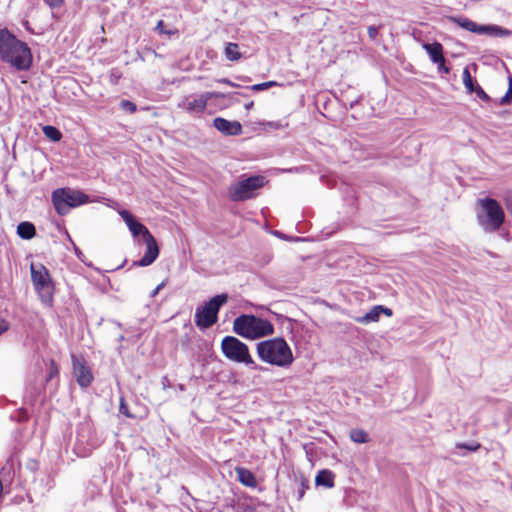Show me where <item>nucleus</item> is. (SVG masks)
Wrapping results in <instances>:
<instances>
[{"instance_id":"nucleus-28","label":"nucleus","mask_w":512,"mask_h":512,"mask_svg":"<svg viewBox=\"0 0 512 512\" xmlns=\"http://www.w3.org/2000/svg\"><path fill=\"white\" fill-rule=\"evenodd\" d=\"M44 2L52 9L60 8L64 4V0H44Z\"/></svg>"},{"instance_id":"nucleus-12","label":"nucleus","mask_w":512,"mask_h":512,"mask_svg":"<svg viewBox=\"0 0 512 512\" xmlns=\"http://www.w3.org/2000/svg\"><path fill=\"white\" fill-rule=\"evenodd\" d=\"M73 375L77 383L83 387H88L93 381L91 369L87 366L83 358L72 355Z\"/></svg>"},{"instance_id":"nucleus-34","label":"nucleus","mask_w":512,"mask_h":512,"mask_svg":"<svg viewBox=\"0 0 512 512\" xmlns=\"http://www.w3.org/2000/svg\"><path fill=\"white\" fill-rule=\"evenodd\" d=\"M9 328L8 323L5 320L0 321V335L6 332Z\"/></svg>"},{"instance_id":"nucleus-7","label":"nucleus","mask_w":512,"mask_h":512,"mask_svg":"<svg viewBox=\"0 0 512 512\" xmlns=\"http://www.w3.org/2000/svg\"><path fill=\"white\" fill-rule=\"evenodd\" d=\"M228 300L226 294H219L211 298L202 306H198L195 312V324L200 329H207L218 320V312Z\"/></svg>"},{"instance_id":"nucleus-25","label":"nucleus","mask_w":512,"mask_h":512,"mask_svg":"<svg viewBox=\"0 0 512 512\" xmlns=\"http://www.w3.org/2000/svg\"><path fill=\"white\" fill-rule=\"evenodd\" d=\"M277 85H278V83L275 81H268V82H264V83L255 84V85L251 86V89L253 91H262V90H266L270 87L277 86Z\"/></svg>"},{"instance_id":"nucleus-21","label":"nucleus","mask_w":512,"mask_h":512,"mask_svg":"<svg viewBox=\"0 0 512 512\" xmlns=\"http://www.w3.org/2000/svg\"><path fill=\"white\" fill-rule=\"evenodd\" d=\"M224 54L225 57L230 61H238L242 57V54L239 51V45L233 42L226 44Z\"/></svg>"},{"instance_id":"nucleus-19","label":"nucleus","mask_w":512,"mask_h":512,"mask_svg":"<svg viewBox=\"0 0 512 512\" xmlns=\"http://www.w3.org/2000/svg\"><path fill=\"white\" fill-rule=\"evenodd\" d=\"M335 475L332 471L324 469L318 472L315 478L317 486H324L326 488L334 487Z\"/></svg>"},{"instance_id":"nucleus-16","label":"nucleus","mask_w":512,"mask_h":512,"mask_svg":"<svg viewBox=\"0 0 512 512\" xmlns=\"http://www.w3.org/2000/svg\"><path fill=\"white\" fill-rule=\"evenodd\" d=\"M213 125L224 135L236 136L242 133V125L238 121H229L227 119L217 117L214 119Z\"/></svg>"},{"instance_id":"nucleus-38","label":"nucleus","mask_w":512,"mask_h":512,"mask_svg":"<svg viewBox=\"0 0 512 512\" xmlns=\"http://www.w3.org/2000/svg\"><path fill=\"white\" fill-rule=\"evenodd\" d=\"M218 82L220 83H224L226 85H229V86H235V84L233 82H231L229 79L227 78H223V79H219Z\"/></svg>"},{"instance_id":"nucleus-8","label":"nucleus","mask_w":512,"mask_h":512,"mask_svg":"<svg viewBox=\"0 0 512 512\" xmlns=\"http://www.w3.org/2000/svg\"><path fill=\"white\" fill-rule=\"evenodd\" d=\"M33 286L41 301L50 304L53 297V282L48 269L42 264L32 263L30 266Z\"/></svg>"},{"instance_id":"nucleus-23","label":"nucleus","mask_w":512,"mask_h":512,"mask_svg":"<svg viewBox=\"0 0 512 512\" xmlns=\"http://www.w3.org/2000/svg\"><path fill=\"white\" fill-rule=\"evenodd\" d=\"M43 134L52 141H59L62 137L61 132L54 126H44Z\"/></svg>"},{"instance_id":"nucleus-18","label":"nucleus","mask_w":512,"mask_h":512,"mask_svg":"<svg viewBox=\"0 0 512 512\" xmlns=\"http://www.w3.org/2000/svg\"><path fill=\"white\" fill-rule=\"evenodd\" d=\"M235 472L237 475V479L241 484L252 488L257 486V480L254 474L248 469L243 467H236Z\"/></svg>"},{"instance_id":"nucleus-11","label":"nucleus","mask_w":512,"mask_h":512,"mask_svg":"<svg viewBox=\"0 0 512 512\" xmlns=\"http://www.w3.org/2000/svg\"><path fill=\"white\" fill-rule=\"evenodd\" d=\"M452 20L461 28L476 34H487L497 37H508L512 35V31L498 25H478L465 17H454Z\"/></svg>"},{"instance_id":"nucleus-30","label":"nucleus","mask_w":512,"mask_h":512,"mask_svg":"<svg viewBox=\"0 0 512 512\" xmlns=\"http://www.w3.org/2000/svg\"><path fill=\"white\" fill-rule=\"evenodd\" d=\"M473 92H475L480 99L485 101L489 100V96L480 86L475 87Z\"/></svg>"},{"instance_id":"nucleus-36","label":"nucleus","mask_w":512,"mask_h":512,"mask_svg":"<svg viewBox=\"0 0 512 512\" xmlns=\"http://www.w3.org/2000/svg\"><path fill=\"white\" fill-rule=\"evenodd\" d=\"M164 286H165V283H164V282L160 283V284H159V285H158V286H157V287L152 291V293H151V297H155V296L159 293V291H160Z\"/></svg>"},{"instance_id":"nucleus-1","label":"nucleus","mask_w":512,"mask_h":512,"mask_svg":"<svg viewBox=\"0 0 512 512\" xmlns=\"http://www.w3.org/2000/svg\"><path fill=\"white\" fill-rule=\"evenodd\" d=\"M0 57L18 70H26L32 63L27 44L18 40L7 29H0Z\"/></svg>"},{"instance_id":"nucleus-32","label":"nucleus","mask_w":512,"mask_h":512,"mask_svg":"<svg viewBox=\"0 0 512 512\" xmlns=\"http://www.w3.org/2000/svg\"><path fill=\"white\" fill-rule=\"evenodd\" d=\"M504 201L508 212L512 214V194L506 195Z\"/></svg>"},{"instance_id":"nucleus-13","label":"nucleus","mask_w":512,"mask_h":512,"mask_svg":"<svg viewBox=\"0 0 512 512\" xmlns=\"http://www.w3.org/2000/svg\"><path fill=\"white\" fill-rule=\"evenodd\" d=\"M422 47L429 55L430 60L437 65L438 71L448 74L450 70L445 66L442 44L439 42L424 43Z\"/></svg>"},{"instance_id":"nucleus-17","label":"nucleus","mask_w":512,"mask_h":512,"mask_svg":"<svg viewBox=\"0 0 512 512\" xmlns=\"http://www.w3.org/2000/svg\"><path fill=\"white\" fill-rule=\"evenodd\" d=\"M381 314H385L386 316L390 317L392 316V310L382 305H376L365 315L356 317L355 321L361 324L378 322Z\"/></svg>"},{"instance_id":"nucleus-37","label":"nucleus","mask_w":512,"mask_h":512,"mask_svg":"<svg viewBox=\"0 0 512 512\" xmlns=\"http://www.w3.org/2000/svg\"><path fill=\"white\" fill-rule=\"evenodd\" d=\"M461 447H464V448H466V449H468V450H470V451H476V450H478V449H479L480 444H475V445H470V446H468V445H462Z\"/></svg>"},{"instance_id":"nucleus-2","label":"nucleus","mask_w":512,"mask_h":512,"mask_svg":"<svg viewBox=\"0 0 512 512\" xmlns=\"http://www.w3.org/2000/svg\"><path fill=\"white\" fill-rule=\"evenodd\" d=\"M256 352L262 362L279 368H289L294 362L292 349L282 337L260 341Z\"/></svg>"},{"instance_id":"nucleus-4","label":"nucleus","mask_w":512,"mask_h":512,"mask_svg":"<svg viewBox=\"0 0 512 512\" xmlns=\"http://www.w3.org/2000/svg\"><path fill=\"white\" fill-rule=\"evenodd\" d=\"M476 219L483 231L494 233L503 225L505 213L498 201L486 197L477 201Z\"/></svg>"},{"instance_id":"nucleus-27","label":"nucleus","mask_w":512,"mask_h":512,"mask_svg":"<svg viewBox=\"0 0 512 512\" xmlns=\"http://www.w3.org/2000/svg\"><path fill=\"white\" fill-rule=\"evenodd\" d=\"M120 412L124 414L126 417L133 418V415L129 412L128 406L125 403L124 399L122 398L120 401Z\"/></svg>"},{"instance_id":"nucleus-15","label":"nucleus","mask_w":512,"mask_h":512,"mask_svg":"<svg viewBox=\"0 0 512 512\" xmlns=\"http://www.w3.org/2000/svg\"><path fill=\"white\" fill-rule=\"evenodd\" d=\"M143 242L146 245V252L144 256L135 263L140 267L151 265L159 255V247L153 235H148V237H146Z\"/></svg>"},{"instance_id":"nucleus-10","label":"nucleus","mask_w":512,"mask_h":512,"mask_svg":"<svg viewBox=\"0 0 512 512\" xmlns=\"http://www.w3.org/2000/svg\"><path fill=\"white\" fill-rule=\"evenodd\" d=\"M226 95L220 92H204L200 95H189L183 98L178 107L188 113H203L213 98H224Z\"/></svg>"},{"instance_id":"nucleus-6","label":"nucleus","mask_w":512,"mask_h":512,"mask_svg":"<svg viewBox=\"0 0 512 512\" xmlns=\"http://www.w3.org/2000/svg\"><path fill=\"white\" fill-rule=\"evenodd\" d=\"M221 351L232 362L244 364L254 370L263 369L252 358L249 347L234 336H226L222 339Z\"/></svg>"},{"instance_id":"nucleus-33","label":"nucleus","mask_w":512,"mask_h":512,"mask_svg":"<svg viewBox=\"0 0 512 512\" xmlns=\"http://www.w3.org/2000/svg\"><path fill=\"white\" fill-rule=\"evenodd\" d=\"M377 28L374 27V26H369L368 27V34L370 36V38L374 39L376 36H377Z\"/></svg>"},{"instance_id":"nucleus-5","label":"nucleus","mask_w":512,"mask_h":512,"mask_svg":"<svg viewBox=\"0 0 512 512\" xmlns=\"http://www.w3.org/2000/svg\"><path fill=\"white\" fill-rule=\"evenodd\" d=\"M51 200L56 212L62 216L68 214L71 208L96 201L84 192L72 188H58L54 190Z\"/></svg>"},{"instance_id":"nucleus-14","label":"nucleus","mask_w":512,"mask_h":512,"mask_svg":"<svg viewBox=\"0 0 512 512\" xmlns=\"http://www.w3.org/2000/svg\"><path fill=\"white\" fill-rule=\"evenodd\" d=\"M119 215L126 223L134 237L142 236V239L144 240L148 235H152L150 231L142 223L138 222L129 211L120 210Z\"/></svg>"},{"instance_id":"nucleus-3","label":"nucleus","mask_w":512,"mask_h":512,"mask_svg":"<svg viewBox=\"0 0 512 512\" xmlns=\"http://www.w3.org/2000/svg\"><path fill=\"white\" fill-rule=\"evenodd\" d=\"M233 331L242 338L257 340L272 335L274 326L267 319L252 314H242L234 319Z\"/></svg>"},{"instance_id":"nucleus-31","label":"nucleus","mask_w":512,"mask_h":512,"mask_svg":"<svg viewBox=\"0 0 512 512\" xmlns=\"http://www.w3.org/2000/svg\"><path fill=\"white\" fill-rule=\"evenodd\" d=\"M156 30L161 34H173L171 31L164 30V22L162 20H159L156 25Z\"/></svg>"},{"instance_id":"nucleus-35","label":"nucleus","mask_w":512,"mask_h":512,"mask_svg":"<svg viewBox=\"0 0 512 512\" xmlns=\"http://www.w3.org/2000/svg\"><path fill=\"white\" fill-rule=\"evenodd\" d=\"M58 374V368L57 366L55 365V362L52 360L51 361V370H50V378H52L53 376L57 375Z\"/></svg>"},{"instance_id":"nucleus-29","label":"nucleus","mask_w":512,"mask_h":512,"mask_svg":"<svg viewBox=\"0 0 512 512\" xmlns=\"http://www.w3.org/2000/svg\"><path fill=\"white\" fill-rule=\"evenodd\" d=\"M510 101H512V79H510V88H509L508 92L506 93V95L501 98L500 103L505 104V103H509Z\"/></svg>"},{"instance_id":"nucleus-20","label":"nucleus","mask_w":512,"mask_h":512,"mask_svg":"<svg viewBox=\"0 0 512 512\" xmlns=\"http://www.w3.org/2000/svg\"><path fill=\"white\" fill-rule=\"evenodd\" d=\"M17 234L22 239H32L36 234L35 226L30 222H21L17 226Z\"/></svg>"},{"instance_id":"nucleus-22","label":"nucleus","mask_w":512,"mask_h":512,"mask_svg":"<svg viewBox=\"0 0 512 512\" xmlns=\"http://www.w3.org/2000/svg\"><path fill=\"white\" fill-rule=\"evenodd\" d=\"M350 439L355 443L363 444L369 442V435L363 429H352Z\"/></svg>"},{"instance_id":"nucleus-9","label":"nucleus","mask_w":512,"mask_h":512,"mask_svg":"<svg viewBox=\"0 0 512 512\" xmlns=\"http://www.w3.org/2000/svg\"><path fill=\"white\" fill-rule=\"evenodd\" d=\"M265 184L263 176H251L232 184L229 196L233 201H245L257 195V191Z\"/></svg>"},{"instance_id":"nucleus-39","label":"nucleus","mask_w":512,"mask_h":512,"mask_svg":"<svg viewBox=\"0 0 512 512\" xmlns=\"http://www.w3.org/2000/svg\"><path fill=\"white\" fill-rule=\"evenodd\" d=\"M253 105H254V103H253V101H251V102H249V103H247V104L245 105V108H246L247 110H249V109H251V108L253 107Z\"/></svg>"},{"instance_id":"nucleus-24","label":"nucleus","mask_w":512,"mask_h":512,"mask_svg":"<svg viewBox=\"0 0 512 512\" xmlns=\"http://www.w3.org/2000/svg\"><path fill=\"white\" fill-rule=\"evenodd\" d=\"M463 84L465 86V88L467 89V91L469 93H472L474 91V84H473V79H472V76L470 74V71L469 69L466 67L464 68L463 70Z\"/></svg>"},{"instance_id":"nucleus-26","label":"nucleus","mask_w":512,"mask_h":512,"mask_svg":"<svg viewBox=\"0 0 512 512\" xmlns=\"http://www.w3.org/2000/svg\"><path fill=\"white\" fill-rule=\"evenodd\" d=\"M120 106L123 110H125L129 113H134L136 111V105L133 102L128 101V100L121 101Z\"/></svg>"}]
</instances>
